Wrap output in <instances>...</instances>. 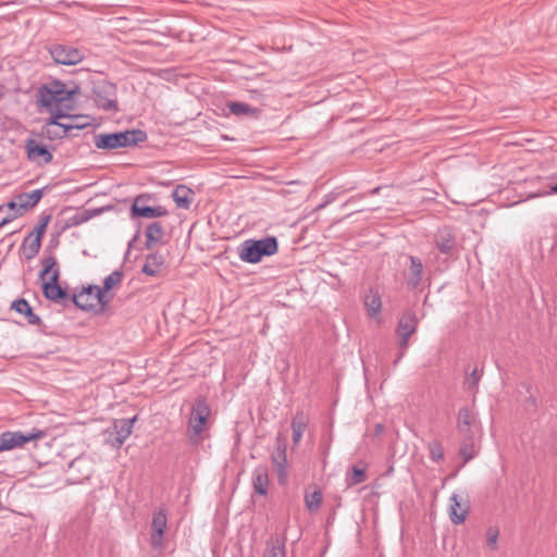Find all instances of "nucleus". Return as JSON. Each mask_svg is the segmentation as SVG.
<instances>
[{"label": "nucleus", "mask_w": 557, "mask_h": 557, "mask_svg": "<svg viewBox=\"0 0 557 557\" xmlns=\"http://www.w3.org/2000/svg\"><path fill=\"white\" fill-rule=\"evenodd\" d=\"M66 111L67 110H58L48 122V126L61 128V132L55 133V136L65 137L70 135L72 129H82L87 125L86 122H81V116L70 115Z\"/></svg>", "instance_id": "obj_9"}, {"label": "nucleus", "mask_w": 557, "mask_h": 557, "mask_svg": "<svg viewBox=\"0 0 557 557\" xmlns=\"http://www.w3.org/2000/svg\"><path fill=\"white\" fill-rule=\"evenodd\" d=\"M227 108L230 112L236 116L252 115L258 117L260 115V109L251 107L244 102H228Z\"/></svg>", "instance_id": "obj_29"}, {"label": "nucleus", "mask_w": 557, "mask_h": 557, "mask_svg": "<svg viewBox=\"0 0 557 557\" xmlns=\"http://www.w3.org/2000/svg\"><path fill=\"white\" fill-rule=\"evenodd\" d=\"M51 216L50 215H42L40 216V220L38 221V224L35 226V228L32 232H35V235L42 238L46 228L49 224Z\"/></svg>", "instance_id": "obj_37"}, {"label": "nucleus", "mask_w": 557, "mask_h": 557, "mask_svg": "<svg viewBox=\"0 0 557 557\" xmlns=\"http://www.w3.org/2000/svg\"><path fill=\"white\" fill-rule=\"evenodd\" d=\"M193 190L185 185H178L172 193L176 206L182 209H189L193 201Z\"/></svg>", "instance_id": "obj_26"}, {"label": "nucleus", "mask_w": 557, "mask_h": 557, "mask_svg": "<svg viewBox=\"0 0 557 557\" xmlns=\"http://www.w3.org/2000/svg\"><path fill=\"white\" fill-rule=\"evenodd\" d=\"M111 209H112V207H111V206H109V205H107L106 210H107V211H109V210H111Z\"/></svg>", "instance_id": "obj_48"}, {"label": "nucleus", "mask_w": 557, "mask_h": 557, "mask_svg": "<svg viewBox=\"0 0 557 557\" xmlns=\"http://www.w3.org/2000/svg\"><path fill=\"white\" fill-rule=\"evenodd\" d=\"M211 413L210 406L208 405L205 397L199 396L196 398L190 412L189 429L191 434L189 440L193 444L200 442V434L205 430L207 420Z\"/></svg>", "instance_id": "obj_4"}, {"label": "nucleus", "mask_w": 557, "mask_h": 557, "mask_svg": "<svg viewBox=\"0 0 557 557\" xmlns=\"http://www.w3.org/2000/svg\"><path fill=\"white\" fill-rule=\"evenodd\" d=\"M145 235H146V242H145L146 249H152L154 246L162 243L163 237L165 235L164 227L158 221L151 222L147 225Z\"/></svg>", "instance_id": "obj_21"}, {"label": "nucleus", "mask_w": 557, "mask_h": 557, "mask_svg": "<svg viewBox=\"0 0 557 557\" xmlns=\"http://www.w3.org/2000/svg\"><path fill=\"white\" fill-rule=\"evenodd\" d=\"M322 500L323 494L321 490H315L312 493L305 494V504L310 512L317 511L320 508Z\"/></svg>", "instance_id": "obj_32"}, {"label": "nucleus", "mask_w": 557, "mask_h": 557, "mask_svg": "<svg viewBox=\"0 0 557 557\" xmlns=\"http://www.w3.org/2000/svg\"><path fill=\"white\" fill-rule=\"evenodd\" d=\"M24 148L27 159L38 165L48 164L53 159L51 151L45 145L38 144L34 138H27Z\"/></svg>", "instance_id": "obj_15"}, {"label": "nucleus", "mask_w": 557, "mask_h": 557, "mask_svg": "<svg viewBox=\"0 0 557 557\" xmlns=\"http://www.w3.org/2000/svg\"><path fill=\"white\" fill-rule=\"evenodd\" d=\"M44 190L35 189L32 193H25L17 196V214H23L27 209L34 208L42 198Z\"/></svg>", "instance_id": "obj_23"}, {"label": "nucleus", "mask_w": 557, "mask_h": 557, "mask_svg": "<svg viewBox=\"0 0 557 557\" xmlns=\"http://www.w3.org/2000/svg\"><path fill=\"white\" fill-rule=\"evenodd\" d=\"M41 237L35 235V232H30L24 239L21 245V250L26 260L34 259L41 247Z\"/></svg>", "instance_id": "obj_22"}, {"label": "nucleus", "mask_w": 557, "mask_h": 557, "mask_svg": "<svg viewBox=\"0 0 557 557\" xmlns=\"http://www.w3.org/2000/svg\"><path fill=\"white\" fill-rule=\"evenodd\" d=\"M409 276H408V284L417 288L423 280V264L422 261L414 256H409Z\"/></svg>", "instance_id": "obj_24"}, {"label": "nucleus", "mask_w": 557, "mask_h": 557, "mask_svg": "<svg viewBox=\"0 0 557 557\" xmlns=\"http://www.w3.org/2000/svg\"><path fill=\"white\" fill-rule=\"evenodd\" d=\"M136 419L137 416L115 419L113 421V431L110 433V438L107 440V442H110L113 447L120 448L124 444L125 440L131 435L133 424Z\"/></svg>", "instance_id": "obj_14"}, {"label": "nucleus", "mask_w": 557, "mask_h": 557, "mask_svg": "<svg viewBox=\"0 0 557 557\" xmlns=\"http://www.w3.org/2000/svg\"><path fill=\"white\" fill-rule=\"evenodd\" d=\"M364 305L369 311L370 315H375L381 310V298L377 293H373L370 290V293L364 298Z\"/></svg>", "instance_id": "obj_33"}, {"label": "nucleus", "mask_w": 557, "mask_h": 557, "mask_svg": "<svg viewBox=\"0 0 557 557\" xmlns=\"http://www.w3.org/2000/svg\"><path fill=\"white\" fill-rule=\"evenodd\" d=\"M49 52L55 63L63 65H75L84 58L81 50L69 45H52Z\"/></svg>", "instance_id": "obj_11"}, {"label": "nucleus", "mask_w": 557, "mask_h": 557, "mask_svg": "<svg viewBox=\"0 0 557 557\" xmlns=\"http://www.w3.org/2000/svg\"><path fill=\"white\" fill-rule=\"evenodd\" d=\"M475 423V416L468 407H461L457 417V430L462 437L470 438L473 435L471 428Z\"/></svg>", "instance_id": "obj_19"}, {"label": "nucleus", "mask_w": 557, "mask_h": 557, "mask_svg": "<svg viewBox=\"0 0 557 557\" xmlns=\"http://www.w3.org/2000/svg\"><path fill=\"white\" fill-rule=\"evenodd\" d=\"M307 429V418L302 412H297L292 420L293 443L297 445Z\"/></svg>", "instance_id": "obj_28"}, {"label": "nucleus", "mask_w": 557, "mask_h": 557, "mask_svg": "<svg viewBox=\"0 0 557 557\" xmlns=\"http://www.w3.org/2000/svg\"><path fill=\"white\" fill-rule=\"evenodd\" d=\"M47 436V431L33 429L30 431H5L1 433L4 449L12 450L22 448L25 444L42 440Z\"/></svg>", "instance_id": "obj_5"}, {"label": "nucleus", "mask_w": 557, "mask_h": 557, "mask_svg": "<svg viewBox=\"0 0 557 557\" xmlns=\"http://www.w3.org/2000/svg\"><path fill=\"white\" fill-rule=\"evenodd\" d=\"M146 198H141L139 200H133L131 206V218H145V219H156L161 216H166L169 211L163 206H144V200Z\"/></svg>", "instance_id": "obj_16"}, {"label": "nucleus", "mask_w": 557, "mask_h": 557, "mask_svg": "<svg viewBox=\"0 0 557 557\" xmlns=\"http://www.w3.org/2000/svg\"><path fill=\"white\" fill-rule=\"evenodd\" d=\"M4 207H7L10 210H13L14 212H17L18 201H10L7 205L0 206V211H2Z\"/></svg>", "instance_id": "obj_43"}, {"label": "nucleus", "mask_w": 557, "mask_h": 557, "mask_svg": "<svg viewBox=\"0 0 557 557\" xmlns=\"http://www.w3.org/2000/svg\"><path fill=\"white\" fill-rule=\"evenodd\" d=\"M104 289L98 285L84 287L78 294L72 296L73 302L83 310L95 309L98 305L104 307Z\"/></svg>", "instance_id": "obj_8"}, {"label": "nucleus", "mask_w": 557, "mask_h": 557, "mask_svg": "<svg viewBox=\"0 0 557 557\" xmlns=\"http://www.w3.org/2000/svg\"><path fill=\"white\" fill-rule=\"evenodd\" d=\"M163 265L164 257L159 252H151L147 255L141 271L149 276H156Z\"/></svg>", "instance_id": "obj_25"}, {"label": "nucleus", "mask_w": 557, "mask_h": 557, "mask_svg": "<svg viewBox=\"0 0 557 557\" xmlns=\"http://www.w3.org/2000/svg\"><path fill=\"white\" fill-rule=\"evenodd\" d=\"M379 190H380V187H376V188H374V189L372 190V194H377V193H379Z\"/></svg>", "instance_id": "obj_47"}, {"label": "nucleus", "mask_w": 557, "mask_h": 557, "mask_svg": "<svg viewBox=\"0 0 557 557\" xmlns=\"http://www.w3.org/2000/svg\"><path fill=\"white\" fill-rule=\"evenodd\" d=\"M109 111H113V112L119 111L116 99H107V112H109Z\"/></svg>", "instance_id": "obj_41"}, {"label": "nucleus", "mask_w": 557, "mask_h": 557, "mask_svg": "<svg viewBox=\"0 0 557 557\" xmlns=\"http://www.w3.org/2000/svg\"><path fill=\"white\" fill-rule=\"evenodd\" d=\"M146 140L147 134L141 129L110 133L107 134V149L133 147Z\"/></svg>", "instance_id": "obj_6"}, {"label": "nucleus", "mask_w": 557, "mask_h": 557, "mask_svg": "<svg viewBox=\"0 0 557 557\" xmlns=\"http://www.w3.org/2000/svg\"><path fill=\"white\" fill-rule=\"evenodd\" d=\"M21 214H17V212H14L13 214L7 216V218H3L1 221H0V228H2L5 224H8L9 222L13 221L14 219H16L17 216H20Z\"/></svg>", "instance_id": "obj_42"}, {"label": "nucleus", "mask_w": 557, "mask_h": 557, "mask_svg": "<svg viewBox=\"0 0 557 557\" xmlns=\"http://www.w3.org/2000/svg\"><path fill=\"white\" fill-rule=\"evenodd\" d=\"M499 536V530L496 527H490L486 531L487 545L493 549H497V540Z\"/></svg>", "instance_id": "obj_36"}, {"label": "nucleus", "mask_w": 557, "mask_h": 557, "mask_svg": "<svg viewBox=\"0 0 557 557\" xmlns=\"http://www.w3.org/2000/svg\"><path fill=\"white\" fill-rule=\"evenodd\" d=\"M483 375V369L479 371L478 368H474L470 374L467 375L463 382V387L470 392L476 393L478 385Z\"/></svg>", "instance_id": "obj_34"}, {"label": "nucleus", "mask_w": 557, "mask_h": 557, "mask_svg": "<svg viewBox=\"0 0 557 557\" xmlns=\"http://www.w3.org/2000/svg\"><path fill=\"white\" fill-rule=\"evenodd\" d=\"M434 245L441 253L445 256H453L457 250V236L456 232L449 226L441 227L433 238Z\"/></svg>", "instance_id": "obj_13"}, {"label": "nucleus", "mask_w": 557, "mask_h": 557, "mask_svg": "<svg viewBox=\"0 0 557 557\" xmlns=\"http://www.w3.org/2000/svg\"><path fill=\"white\" fill-rule=\"evenodd\" d=\"M417 325H418V319H417L416 313L412 310H407L399 319V322L397 325V333L399 335V347L401 349V354L395 360V362H394L395 364L404 356V354L408 347V341H409L410 336L416 332Z\"/></svg>", "instance_id": "obj_10"}, {"label": "nucleus", "mask_w": 557, "mask_h": 557, "mask_svg": "<svg viewBox=\"0 0 557 557\" xmlns=\"http://www.w3.org/2000/svg\"><path fill=\"white\" fill-rule=\"evenodd\" d=\"M367 465L364 462H359L358 465H354L351 467V471L346 475V483L348 486L361 484L367 481Z\"/></svg>", "instance_id": "obj_27"}, {"label": "nucleus", "mask_w": 557, "mask_h": 557, "mask_svg": "<svg viewBox=\"0 0 557 557\" xmlns=\"http://www.w3.org/2000/svg\"><path fill=\"white\" fill-rule=\"evenodd\" d=\"M95 145L99 149H104V133H99L95 136Z\"/></svg>", "instance_id": "obj_40"}, {"label": "nucleus", "mask_w": 557, "mask_h": 557, "mask_svg": "<svg viewBox=\"0 0 557 557\" xmlns=\"http://www.w3.org/2000/svg\"><path fill=\"white\" fill-rule=\"evenodd\" d=\"M287 443L286 438L278 434L276 436V446L273 453L271 454V461L277 474V481L280 485H285L288 481V472H287Z\"/></svg>", "instance_id": "obj_7"}, {"label": "nucleus", "mask_w": 557, "mask_h": 557, "mask_svg": "<svg viewBox=\"0 0 557 557\" xmlns=\"http://www.w3.org/2000/svg\"><path fill=\"white\" fill-rule=\"evenodd\" d=\"M278 244L274 236L262 239H247L238 247V256L247 263H258L263 257H270L277 252Z\"/></svg>", "instance_id": "obj_2"}, {"label": "nucleus", "mask_w": 557, "mask_h": 557, "mask_svg": "<svg viewBox=\"0 0 557 557\" xmlns=\"http://www.w3.org/2000/svg\"><path fill=\"white\" fill-rule=\"evenodd\" d=\"M251 483L255 493L261 496H265L269 492V469L265 465L257 466L251 475Z\"/></svg>", "instance_id": "obj_17"}, {"label": "nucleus", "mask_w": 557, "mask_h": 557, "mask_svg": "<svg viewBox=\"0 0 557 557\" xmlns=\"http://www.w3.org/2000/svg\"><path fill=\"white\" fill-rule=\"evenodd\" d=\"M429 453L430 458L435 462H440L444 458V448L438 441H433L429 444Z\"/></svg>", "instance_id": "obj_35"}, {"label": "nucleus", "mask_w": 557, "mask_h": 557, "mask_svg": "<svg viewBox=\"0 0 557 557\" xmlns=\"http://www.w3.org/2000/svg\"><path fill=\"white\" fill-rule=\"evenodd\" d=\"M469 510L468 502H463L458 494L454 493L449 498V518L454 524L465 522Z\"/></svg>", "instance_id": "obj_18"}, {"label": "nucleus", "mask_w": 557, "mask_h": 557, "mask_svg": "<svg viewBox=\"0 0 557 557\" xmlns=\"http://www.w3.org/2000/svg\"><path fill=\"white\" fill-rule=\"evenodd\" d=\"M42 265L44 269L39 274L40 278L44 280L46 275L51 274L49 281L42 284V294L47 299L60 302L66 298L67 294L66 290L59 285L60 270L55 257L52 253L45 256L42 258Z\"/></svg>", "instance_id": "obj_3"}, {"label": "nucleus", "mask_w": 557, "mask_h": 557, "mask_svg": "<svg viewBox=\"0 0 557 557\" xmlns=\"http://www.w3.org/2000/svg\"><path fill=\"white\" fill-rule=\"evenodd\" d=\"M168 525L166 510L158 508L152 517L150 545L153 549L163 548V537Z\"/></svg>", "instance_id": "obj_12"}, {"label": "nucleus", "mask_w": 557, "mask_h": 557, "mask_svg": "<svg viewBox=\"0 0 557 557\" xmlns=\"http://www.w3.org/2000/svg\"><path fill=\"white\" fill-rule=\"evenodd\" d=\"M475 446L473 435L470 438L462 437V442L459 448V455L463 459V463H467L475 456Z\"/></svg>", "instance_id": "obj_31"}, {"label": "nucleus", "mask_w": 557, "mask_h": 557, "mask_svg": "<svg viewBox=\"0 0 557 557\" xmlns=\"http://www.w3.org/2000/svg\"><path fill=\"white\" fill-rule=\"evenodd\" d=\"M10 308L24 315L29 324L38 326L42 324L40 317L34 312L32 306L26 299L20 298L12 301Z\"/></svg>", "instance_id": "obj_20"}, {"label": "nucleus", "mask_w": 557, "mask_h": 557, "mask_svg": "<svg viewBox=\"0 0 557 557\" xmlns=\"http://www.w3.org/2000/svg\"><path fill=\"white\" fill-rule=\"evenodd\" d=\"M384 431V426L381 423H377L374 428L375 435H381Z\"/></svg>", "instance_id": "obj_44"}, {"label": "nucleus", "mask_w": 557, "mask_h": 557, "mask_svg": "<svg viewBox=\"0 0 557 557\" xmlns=\"http://www.w3.org/2000/svg\"><path fill=\"white\" fill-rule=\"evenodd\" d=\"M115 5H119L116 2H109L107 0V7H115Z\"/></svg>", "instance_id": "obj_46"}, {"label": "nucleus", "mask_w": 557, "mask_h": 557, "mask_svg": "<svg viewBox=\"0 0 557 557\" xmlns=\"http://www.w3.org/2000/svg\"><path fill=\"white\" fill-rule=\"evenodd\" d=\"M264 557H285V541L278 536L267 542Z\"/></svg>", "instance_id": "obj_30"}, {"label": "nucleus", "mask_w": 557, "mask_h": 557, "mask_svg": "<svg viewBox=\"0 0 557 557\" xmlns=\"http://www.w3.org/2000/svg\"><path fill=\"white\" fill-rule=\"evenodd\" d=\"M547 194H557V183L550 187V190Z\"/></svg>", "instance_id": "obj_45"}, {"label": "nucleus", "mask_w": 557, "mask_h": 557, "mask_svg": "<svg viewBox=\"0 0 557 557\" xmlns=\"http://www.w3.org/2000/svg\"><path fill=\"white\" fill-rule=\"evenodd\" d=\"M78 91L77 86L67 88L65 83L53 81L38 88L37 103L46 108L52 116L58 110H72L74 108L73 96Z\"/></svg>", "instance_id": "obj_1"}, {"label": "nucleus", "mask_w": 557, "mask_h": 557, "mask_svg": "<svg viewBox=\"0 0 557 557\" xmlns=\"http://www.w3.org/2000/svg\"><path fill=\"white\" fill-rule=\"evenodd\" d=\"M122 276L123 273L117 270L107 276V293L122 280Z\"/></svg>", "instance_id": "obj_38"}, {"label": "nucleus", "mask_w": 557, "mask_h": 557, "mask_svg": "<svg viewBox=\"0 0 557 557\" xmlns=\"http://www.w3.org/2000/svg\"><path fill=\"white\" fill-rule=\"evenodd\" d=\"M141 198H147L144 200V206H150V202L154 200V196L152 194H140L134 198V200H139Z\"/></svg>", "instance_id": "obj_39"}]
</instances>
